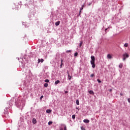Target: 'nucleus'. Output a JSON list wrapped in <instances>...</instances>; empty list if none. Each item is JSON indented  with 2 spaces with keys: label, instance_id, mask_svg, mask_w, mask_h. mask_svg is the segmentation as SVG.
Here are the masks:
<instances>
[{
  "label": "nucleus",
  "instance_id": "obj_1",
  "mask_svg": "<svg viewBox=\"0 0 130 130\" xmlns=\"http://www.w3.org/2000/svg\"><path fill=\"white\" fill-rule=\"evenodd\" d=\"M15 105L18 108L20 109H23L24 106H25V103L23 101H20V100H17L15 102Z\"/></svg>",
  "mask_w": 130,
  "mask_h": 130
},
{
  "label": "nucleus",
  "instance_id": "obj_2",
  "mask_svg": "<svg viewBox=\"0 0 130 130\" xmlns=\"http://www.w3.org/2000/svg\"><path fill=\"white\" fill-rule=\"evenodd\" d=\"M90 58L91 59L90 61V63L92 65V68L93 69H95V67H96V65L95 64V56H91Z\"/></svg>",
  "mask_w": 130,
  "mask_h": 130
},
{
  "label": "nucleus",
  "instance_id": "obj_3",
  "mask_svg": "<svg viewBox=\"0 0 130 130\" xmlns=\"http://www.w3.org/2000/svg\"><path fill=\"white\" fill-rule=\"evenodd\" d=\"M129 56V55L128 54L126 53L123 54L122 55V60H123V61H125V59H126V58H128Z\"/></svg>",
  "mask_w": 130,
  "mask_h": 130
},
{
  "label": "nucleus",
  "instance_id": "obj_4",
  "mask_svg": "<svg viewBox=\"0 0 130 130\" xmlns=\"http://www.w3.org/2000/svg\"><path fill=\"white\" fill-rule=\"evenodd\" d=\"M15 102V100L12 99L9 101V106H13V105L14 104Z\"/></svg>",
  "mask_w": 130,
  "mask_h": 130
},
{
  "label": "nucleus",
  "instance_id": "obj_5",
  "mask_svg": "<svg viewBox=\"0 0 130 130\" xmlns=\"http://www.w3.org/2000/svg\"><path fill=\"white\" fill-rule=\"evenodd\" d=\"M84 7H85V4H84L81 7L80 11H79V14L78 16H81V12H82V10H83V9H84Z\"/></svg>",
  "mask_w": 130,
  "mask_h": 130
},
{
  "label": "nucleus",
  "instance_id": "obj_6",
  "mask_svg": "<svg viewBox=\"0 0 130 130\" xmlns=\"http://www.w3.org/2000/svg\"><path fill=\"white\" fill-rule=\"evenodd\" d=\"M107 57L108 59H111L112 58V56L111 55H110V54H108L107 56Z\"/></svg>",
  "mask_w": 130,
  "mask_h": 130
},
{
  "label": "nucleus",
  "instance_id": "obj_7",
  "mask_svg": "<svg viewBox=\"0 0 130 130\" xmlns=\"http://www.w3.org/2000/svg\"><path fill=\"white\" fill-rule=\"evenodd\" d=\"M44 61V60L43 59H38V63H40V62H43Z\"/></svg>",
  "mask_w": 130,
  "mask_h": 130
},
{
  "label": "nucleus",
  "instance_id": "obj_8",
  "mask_svg": "<svg viewBox=\"0 0 130 130\" xmlns=\"http://www.w3.org/2000/svg\"><path fill=\"white\" fill-rule=\"evenodd\" d=\"M83 122H85V123H89V122H90V120L87 119H85L84 120H83Z\"/></svg>",
  "mask_w": 130,
  "mask_h": 130
},
{
  "label": "nucleus",
  "instance_id": "obj_9",
  "mask_svg": "<svg viewBox=\"0 0 130 130\" xmlns=\"http://www.w3.org/2000/svg\"><path fill=\"white\" fill-rule=\"evenodd\" d=\"M37 122V120H36V119L33 118L32 123H34V124H36Z\"/></svg>",
  "mask_w": 130,
  "mask_h": 130
},
{
  "label": "nucleus",
  "instance_id": "obj_10",
  "mask_svg": "<svg viewBox=\"0 0 130 130\" xmlns=\"http://www.w3.org/2000/svg\"><path fill=\"white\" fill-rule=\"evenodd\" d=\"M60 60H61V64L60 65V69H61V68H62V64H63L62 63V62L63 61V60H62V58H60Z\"/></svg>",
  "mask_w": 130,
  "mask_h": 130
},
{
  "label": "nucleus",
  "instance_id": "obj_11",
  "mask_svg": "<svg viewBox=\"0 0 130 130\" xmlns=\"http://www.w3.org/2000/svg\"><path fill=\"white\" fill-rule=\"evenodd\" d=\"M88 93H89V94H91V95H94V91H93V90H89Z\"/></svg>",
  "mask_w": 130,
  "mask_h": 130
},
{
  "label": "nucleus",
  "instance_id": "obj_12",
  "mask_svg": "<svg viewBox=\"0 0 130 130\" xmlns=\"http://www.w3.org/2000/svg\"><path fill=\"white\" fill-rule=\"evenodd\" d=\"M59 24H60V21H57V22L55 23V25H56V26H59Z\"/></svg>",
  "mask_w": 130,
  "mask_h": 130
},
{
  "label": "nucleus",
  "instance_id": "obj_13",
  "mask_svg": "<svg viewBox=\"0 0 130 130\" xmlns=\"http://www.w3.org/2000/svg\"><path fill=\"white\" fill-rule=\"evenodd\" d=\"M68 80H69V81H71V79H72V76H70V74H69V73H68Z\"/></svg>",
  "mask_w": 130,
  "mask_h": 130
},
{
  "label": "nucleus",
  "instance_id": "obj_14",
  "mask_svg": "<svg viewBox=\"0 0 130 130\" xmlns=\"http://www.w3.org/2000/svg\"><path fill=\"white\" fill-rule=\"evenodd\" d=\"M59 83H60V81H59V80H57L55 82V85H57V84H59Z\"/></svg>",
  "mask_w": 130,
  "mask_h": 130
},
{
  "label": "nucleus",
  "instance_id": "obj_15",
  "mask_svg": "<svg viewBox=\"0 0 130 130\" xmlns=\"http://www.w3.org/2000/svg\"><path fill=\"white\" fill-rule=\"evenodd\" d=\"M59 53H57L56 54V57H55L56 59H57V58H59Z\"/></svg>",
  "mask_w": 130,
  "mask_h": 130
},
{
  "label": "nucleus",
  "instance_id": "obj_16",
  "mask_svg": "<svg viewBox=\"0 0 130 130\" xmlns=\"http://www.w3.org/2000/svg\"><path fill=\"white\" fill-rule=\"evenodd\" d=\"M51 110L47 109L46 110V113H51Z\"/></svg>",
  "mask_w": 130,
  "mask_h": 130
},
{
  "label": "nucleus",
  "instance_id": "obj_17",
  "mask_svg": "<svg viewBox=\"0 0 130 130\" xmlns=\"http://www.w3.org/2000/svg\"><path fill=\"white\" fill-rule=\"evenodd\" d=\"M76 103L77 105H80V102H79V100H76Z\"/></svg>",
  "mask_w": 130,
  "mask_h": 130
},
{
  "label": "nucleus",
  "instance_id": "obj_18",
  "mask_svg": "<svg viewBox=\"0 0 130 130\" xmlns=\"http://www.w3.org/2000/svg\"><path fill=\"white\" fill-rule=\"evenodd\" d=\"M122 67H123L122 63H120L119 65V68H120V69H122Z\"/></svg>",
  "mask_w": 130,
  "mask_h": 130
},
{
  "label": "nucleus",
  "instance_id": "obj_19",
  "mask_svg": "<svg viewBox=\"0 0 130 130\" xmlns=\"http://www.w3.org/2000/svg\"><path fill=\"white\" fill-rule=\"evenodd\" d=\"M127 46H128V44L125 43L124 45V47H127Z\"/></svg>",
  "mask_w": 130,
  "mask_h": 130
},
{
  "label": "nucleus",
  "instance_id": "obj_20",
  "mask_svg": "<svg viewBox=\"0 0 130 130\" xmlns=\"http://www.w3.org/2000/svg\"><path fill=\"white\" fill-rule=\"evenodd\" d=\"M44 87H45V88H47V87H48V84L45 83L44 84Z\"/></svg>",
  "mask_w": 130,
  "mask_h": 130
},
{
  "label": "nucleus",
  "instance_id": "obj_21",
  "mask_svg": "<svg viewBox=\"0 0 130 130\" xmlns=\"http://www.w3.org/2000/svg\"><path fill=\"white\" fill-rule=\"evenodd\" d=\"M53 122L51 121H50L48 122V125H50L51 124H52Z\"/></svg>",
  "mask_w": 130,
  "mask_h": 130
},
{
  "label": "nucleus",
  "instance_id": "obj_22",
  "mask_svg": "<svg viewBox=\"0 0 130 130\" xmlns=\"http://www.w3.org/2000/svg\"><path fill=\"white\" fill-rule=\"evenodd\" d=\"M45 83H49V80L46 79V80H45Z\"/></svg>",
  "mask_w": 130,
  "mask_h": 130
},
{
  "label": "nucleus",
  "instance_id": "obj_23",
  "mask_svg": "<svg viewBox=\"0 0 130 130\" xmlns=\"http://www.w3.org/2000/svg\"><path fill=\"white\" fill-rule=\"evenodd\" d=\"M66 52H67V53H70V52H72V50H67V51H66Z\"/></svg>",
  "mask_w": 130,
  "mask_h": 130
},
{
  "label": "nucleus",
  "instance_id": "obj_24",
  "mask_svg": "<svg viewBox=\"0 0 130 130\" xmlns=\"http://www.w3.org/2000/svg\"><path fill=\"white\" fill-rule=\"evenodd\" d=\"M72 118H73V119H75V118H76V115H73Z\"/></svg>",
  "mask_w": 130,
  "mask_h": 130
},
{
  "label": "nucleus",
  "instance_id": "obj_25",
  "mask_svg": "<svg viewBox=\"0 0 130 130\" xmlns=\"http://www.w3.org/2000/svg\"><path fill=\"white\" fill-rule=\"evenodd\" d=\"M78 52H75V53H74V56H78Z\"/></svg>",
  "mask_w": 130,
  "mask_h": 130
},
{
  "label": "nucleus",
  "instance_id": "obj_26",
  "mask_svg": "<svg viewBox=\"0 0 130 130\" xmlns=\"http://www.w3.org/2000/svg\"><path fill=\"white\" fill-rule=\"evenodd\" d=\"M97 81H98V83H101V80H100V79H97Z\"/></svg>",
  "mask_w": 130,
  "mask_h": 130
},
{
  "label": "nucleus",
  "instance_id": "obj_27",
  "mask_svg": "<svg viewBox=\"0 0 130 130\" xmlns=\"http://www.w3.org/2000/svg\"><path fill=\"white\" fill-rule=\"evenodd\" d=\"M81 130H86V129L85 128H84V127H83V126L81 127Z\"/></svg>",
  "mask_w": 130,
  "mask_h": 130
},
{
  "label": "nucleus",
  "instance_id": "obj_28",
  "mask_svg": "<svg viewBox=\"0 0 130 130\" xmlns=\"http://www.w3.org/2000/svg\"><path fill=\"white\" fill-rule=\"evenodd\" d=\"M63 130H67V126L66 125H64V128H63Z\"/></svg>",
  "mask_w": 130,
  "mask_h": 130
},
{
  "label": "nucleus",
  "instance_id": "obj_29",
  "mask_svg": "<svg viewBox=\"0 0 130 130\" xmlns=\"http://www.w3.org/2000/svg\"><path fill=\"white\" fill-rule=\"evenodd\" d=\"M83 42H81V43L79 44V47H81V46H82V44Z\"/></svg>",
  "mask_w": 130,
  "mask_h": 130
},
{
  "label": "nucleus",
  "instance_id": "obj_30",
  "mask_svg": "<svg viewBox=\"0 0 130 130\" xmlns=\"http://www.w3.org/2000/svg\"><path fill=\"white\" fill-rule=\"evenodd\" d=\"M92 5V3H89L87 4V6H91Z\"/></svg>",
  "mask_w": 130,
  "mask_h": 130
},
{
  "label": "nucleus",
  "instance_id": "obj_31",
  "mask_svg": "<svg viewBox=\"0 0 130 130\" xmlns=\"http://www.w3.org/2000/svg\"><path fill=\"white\" fill-rule=\"evenodd\" d=\"M29 5H31L32 4V1L31 0H29V2L28 3Z\"/></svg>",
  "mask_w": 130,
  "mask_h": 130
},
{
  "label": "nucleus",
  "instance_id": "obj_32",
  "mask_svg": "<svg viewBox=\"0 0 130 130\" xmlns=\"http://www.w3.org/2000/svg\"><path fill=\"white\" fill-rule=\"evenodd\" d=\"M90 77H91V78H93V77H94V74H91Z\"/></svg>",
  "mask_w": 130,
  "mask_h": 130
},
{
  "label": "nucleus",
  "instance_id": "obj_33",
  "mask_svg": "<svg viewBox=\"0 0 130 130\" xmlns=\"http://www.w3.org/2000/svg\"><path fill=\"white\" fill-rule=\"evenodd\" d=\"M64 93H65V94H67V93H69V91H64Z\"/></svg>",
  "mask_w": 130,
  "mask_h": 130
},
{
  "label": "nucleus",
  "instance_id": "obj_34",
  "mask_svg": "<svg viewBox=\"0 0 130 130\" xmlns=\"http://www.w3.org/2000/svg\"><path fill=\"white\" fill-rule=\"evenodd\" d=\"M127 100H128V102H129V103L130 104V98L128 99Z\"/></svg>",
  "mask_w": 130,
  "mask_h": 130
},
{
  "label": "nucleus",
  "instance_id": "obj_35",
  "mask_svg": "<svg viewBox=\"0 0 130 130\" xmlns=\"http://www.w3.org/2000/svg\"><path fill=\"white\" fill-rule=\"evenodd\" d=\"M43 95H42L41 97H40V99H42V98H43Z\"/></svg>",
  "mask_w": 130,
  "mask_h": 130
},
{
  "label": "nucleus",
  "instance_id": "obj_36",
  "mask_svg": "<svg viewBox=\"0 0 130 130\" xmlns=\"http://www.w3.org/2000/svg\"><path fill=\"white\" fill-rule=\"evenodd\" d=\"M112 89H109V92H112Z\"/></svg>",
  "mask_w": 130,
  "mask_h": 130
},
{
  "label": "nucleus",
  "instance_id": "obj_37",
  "mask_svg": "<svg viewBox=\"0 0 130 130\" xmlns=\"http://www.w3.org/2000/svg\"><path fill=\"white\" fill-rule=\"evenodd\" d=\"M107 30V28L105 29V32H106V30Z\"/></svg>",
  "mask_w": 130,
  "mask_h": 130
},
{
  "label": "nucleus",
  "instance_id": "obj_38",
  "mask_svg": "<svg viewBox=\"0 0 130 130\" xmlns=\"http://www.w3.org/2000/svg\"><path fill=\"white\" fill-rule=\"evenodd\" d=\"M76 109H78V108H76Z\"/></svg>",
  "mask_w": 130,
  "mask_h": 130
}]
</instances>
